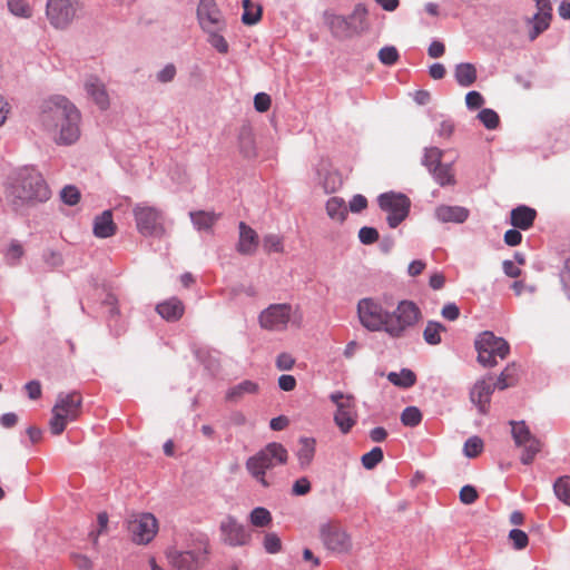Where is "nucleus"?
<instances>
[{"label": "nucleus", "mask_w": 570, "mask_h": 570, "mask_svg": "<svg viewBox=\"0 0 570 570\" xmlns=\"http://www.w3.org/2000/svg\"><path fill=\"white\" fill-rule=\"evenodd\" d=\"M562 287L566 292H570V257L566 259L563 268L560 273Z\"/></svg>", "instance_id": "64"}, {"label": "nucleus", "mask_w": 570, "mask_h": 570, "mask_svg": "<svg viewBox=\"0 0 570 570\" xmlns=\"http://www.w3.org/2000/svg\"><path fill=\"white\" fill-rule=\"evenodd\" d=\"M401 421L406 426H416L422 421V414L415 406H407L401 414Z\"/></svg>", "instance_id": "48"}, {"label": "nucleus", "mask_w": 570, "mask_h": 570, "mask_svg": "<svg viewBox=\"0 0 570 570\" xmlns=\"http://www.w3.org/2000/svg\"><path fill=\"white\" fill-rule=\"evenodd\" d=\"M519 379V370L515 364H509L498 377L497 383H494L495 387L499 390H505L510 386L517 384Z\"/></svg>", "instance_id": "34"}, {"label": "nucleus", "mask_w": 570, "mask_h": 570, "mask_svg": "<svg viewBox=\"0 0 570 570\" xmlns=\"http://www.w3.org/2000/svg\"><path fill=\"white\" fill-rule=\"evenodd\" d=\"M352 213H360L367 207V199L363 195H354L348 203Z\"/></svg>", "instance_id": "61"}, {"label": "nucleus", "mask_w": 570, "mask_h": 570, "mask_svg": "<svg viewBox=\"0 0 570 570\" xmlns=\"http://www.w3.org/2000/svg\"><path fill=\"white\" fill-rule=\"evenodd\" d=\"M116 224L112 220L110 210H105L101 215L97 216L94 223V234L99 238H107L114 236L116 233Z\"/></svg>", "instance_id": "26"}, {"label": "nucleus", "mask_w": 570, "mask_h": 570, "mask_svg": "<svg viewBox=\"0 0 570 570\" xmlns=\"http://www.w3.org/2000/svg\"><path fill=\"white\" fill-rule=\"evenodd\" d=\"M421 317V311L412 301H401L393 313H387L385 332L393 337H400L414 326Z\"/></svg>", "instance_id": "7"}, {"label": "nucleus", "mask_w": 570, "mask_h": 570, "mask_svg": "<svg viewBox=\"0 0 570 570\" xmlns=\"http://www.w3.org/2000/svg\"><path fill=\"white\" fill-rule=\"evenodd\" d=\"M132 215L141 235L161 237L165 234L164 215L159 208L139 203L134 206Z\"/></svg>", "instance_id": "8"}, {"label": "nucleus", "mask_w": 570, "mask_h": 570, "mask_svg": "<svg viewBox=\"0 0 570 570\" xmlns=\"http://www.w3.org/2000/svg\"><path fill=\"white\" fill-rule=\"evenodd\" d=\"M366 7L362 3L356 4L353 12L348 17L350 21L352 22L353 31L355 33L362 32L363 30L366 29Z\"/></svg>", "instance_id": "37"}, {"label": "nucleus", "mask_w": 570, "mask_h": 570, "mask_svg": "<svg viewBox=\"0 0 570 570\" xmlns=\"http://www.w3.org/2000/svg\"><path fill=\"white\" fill-rule=\"evenodd\" d=\"M379 60L385 66H393L397 62L400 55L394 46L383 47L379 51Z\"/></svg>", "instance_id": "49"}, {"label": "nucleus", "mask_w": 570, "mask_h": 570, "mask_svg": "<svg viewBox=\"0 0 570 570\" xmlns=\"http://www.w3.org/2000/svg\"><path fill=\"white\" fill-rule=\"evenodd\" d=\"M258 246L257 233L246 225L244 222L239 223V239L237 243V250L244 255H252L256 252Z\"/></svg>", "instance_id": "20"}, {"label": "nucleus", "mask_w": 570, "mask_h": 570, "mask_svg": "<svg viewBox=\"0 0 570 570\" xmlns=\"http://www.w3.org/2000/svg\"><path fill=\"white\" fill-rule=\"evenodd\" d=\"M331 401L335 404L334 422L344 434L348 433L356 424L357 411L355 399L352 395L335 392L330 395Z\"/></svg>", "instance_id": "12"}, {"label": "nucleus", "mask_w": 570, "mask_h": 570, "mask_svg": "<svg viewBox=\"0 0 570 570\" xmlns=\"http://www.w3.org/2000/svg\"><path fill=\"white\" fill-rule=\"evenodd\" d=\"M387 313L389 311L373 298H362L357 304L360 322L368 331H385Z\"/></svg>", "instance_id": "13"}, {"label": "nucleus", "mask_w": 570, "mask_h": 570, "mask_svg": "<svg viewBox=\"0 0 570 570\" xmlns=\"http://www.w3.org/2000/svg\"><path fill=\"white\" fill-rule=\"evenodd\" d=\"M197 20L204 32L226 29L225 18L215 0H199Z\"/></svg>", "instance_id": "17"}, {"label": "nucleus", "mask_w": 570, "mask_h": 570, "mask_svg": "<svg viewBox=\"0 0 570 570\" xmlns=\"http://www.w3.org/2000/svg\"><path fill=\"white\" fill-rule=\"evenodd\" d=\"M343 185L342 176L338 171H328L322 180L325 193L331 194L338 190Z\"/></svg>", "instance_id": "45"}, {"label": "nucleus", "mask_w": 570, "mask_h": 570, "mask_svg": "<svg viewBox=\"0 0 570 570\" xmlns=\"http://www.w3.org/2000/svg\"><path fill=\"white\" fill-rule=\"evenodd\" d=\"M383 456L382 449L375 446L370 452L363 454L361 461L365 469L371 470L383 460Z\"/></svg>", "instance_id": "47"}, {"label": "nucleus", "mask_w": 570, "mask_h": 570, "mask_svg": "<svg viewBox=\"0 0 570 570\" xmlns=\"http://www.w3.org/2000/svg\"><path fill=\"white\" fill-rule=\"evenodd\" d=\"M225 30H212L205 31L207 33V41L210 43L213 48H215L219 53L226 55L229 50L228 42L222 35Z\"/></svg>", "instance_id": "40"}, {"label": "nucleus", "mask_w": 570, "mask_h": 570, "mask_svg": "<svg viewBox=\"0 0 570 570\" xmlns=\"http://www.w3.org/2000/svg\"><path fill=\"white\" fill-rule=\"evenodd\" d=\"M483 450V441L479 436H471L464 443V454L468 458H476Z\"/></svg>", "instance_id": "51"}, {"label": "nucleus", "mask_w": 570, "mask_h": 570, "mask_svg": "<svg viewBox=\"0 0 570 570\" xmlns=\"http://www.w3.org/2000/svg\"><path fill=\"white\" fill-rule=\"evenodd\" d=\"M272 104L271 97L265 92L256 94L254 97L255 109L259 112H265L269 109Z\"/></svg>", "instance_id": "58"}, {"label": "nucleus", "mask_w": 570, "mask_h": 570, "mask_svg": "<svg viewBox=\"0 0 570 570\" xmlns=\"http://www.w3.org/2000/svg\"><path fill=\"white\" fill-rule=\"evenodd\" d=\"M454 76L460 86L470 87L476 80V69L469 62L459 63L455 67Z\"/></svg>", "instance_id": "32"}, {"label": "nucleus", "mask_w": 570, "mask_h": 570, "mask_svg": "<svg viewBox=\"0 0 570 570\" xmlns=\"http://www.w3.org/2000/svg\"><path fill=\"white\" fill-rule=\"evenodd\" d=\"M445 331V327L439 322L430 321L424 331L423 337L430 345H436L441 343V333Z\"/></svg>", "instance_id": "38"}, {"label": "nucleus", "mask_w": 570, "mask_h": 570, "mask_svg": "<svg viewBox=\"0 0 570 570\" xmlns=\"http://www.w3.org/2000/svg\"><path fill=\"white\" fill-rule=\"evenodd\" d=\"M10 195L16 205H24L46 202L51 191L38 170L26 167L17 173Z\"/></svg>", "instance_id": "2"}, {"label": "nucleus", "mask_w": 570, "mask_h": 570, "mask_svg": "<svg viewBox=\"0 0 570 570\" xmlns=\"http://www.w3.org/2000/svg\"><path fill=\"white\" fill-rule=\"evenodd\" d=\"M474 345L478 352V362L484 367L495 366L497 358L504 360L510 352L508 342L489 331L481 333Z\"/></svg>", "instance_id": "6"}, {"label": "nucleus", "mask_w": 570, "mask_h": 570, "mask_svg": "<svg viewBox=\"0 0 570 570\" xmlns=\"http://www.w3.org/2000/svg\"><path fill=\"white\" fill-rule=\"evenodd\" d=\"M264 249L271 253H284L283 237L276 234H267L263 238Z\"/></svg>", "instance_id": "46"}, {"label": "nucleus", "mask_w": 570, "mask_h": 570, "mask_svg": "<svg viewBox=\"0 0 570 570\" xmlns=\"http://www.w3.org/2000/svg\"><path fill=\"white\" fill-rule=\"evenodd\" d=\"M244 12L242 21L244 24L253 26L256 24L262 18V7L253 3L252 0H243Z\"/></svg>", "instance_id": "35"}, {"label": "nucleus", "mask_w": 570, "mask_h": 570, "mask_svg": "<svg viewBox=\"0 0 570 570\" xmlns=\"http://www.w3.org/2000/svg\"><path fill=\"white\" fill-rule=\"evenodd\" d=\"M295 364V360L288 353H281L276 358V367L279 371H289Z\"/></svg>", "instance_id": "60"}, {"label": "nucleus", "mask_w": 570, "mask_h": 570, "mask_svg": "<svg viewBox=\"0 0 570 570\" xmlns=\"http://www.w3.org/2000/svg\"><path fill=\"white\" fill-rule=\"evenodd\" d=\"M442 156L443 151L438 147L426 148L422 163L431 173L434 167L442 165Z\"/></svg>", "instance_id": "44"}, {"label": "nucleus", "mask_w": 570, "mask_h": 570, "mask_svg": "<svg viewBox=\"0 0 570 570\" xmlns=\"http://www.w3.org/2000/svg\"><path fill=\"white\" fill-rule=\"evenodd\" d=\"M208 543L199 540L193 548L179 551L175 547L166 550L169 564L176 570H199L208 560Z\"/></svg>", "instance_id": "5"}, {"label": "nucleus", "mask_w": 570, "mask_h": 570, "mask_svg": "<svg viewBox=\"0 0 570 570\" xmlns=\"http://www.w3.org/2000/svg\"><path fill=\"white\" fill-rule=\"evenodd\" d=\"M554 494L564 504L570 507V476H560L553 484Z\"/></svg>", "instance_id": "39"}, {"label": "nucleus", "mask_w": 570, "mask_h": 570, "mask_svg": "<svg viewBox=\"0 0 570 570\" xmlns=\"http://www.w3.org/2000/svg\"><path fill=\"white\" fill-rule=\"evenodd\" d=\"M81 9L78 0H47L46 17L52 28L65 30L78 18Z\"/></svg>", "instance_id": "9"}, {"label": "nucleus", "mask_w": 570, "mask_h": 570, "mask_svg": "<svg viewBox=\"0 0 570 570\" xmlns=\"http://www.w3.org/2000/svg\"><path fill=\"white\" fill-rule=\"evenodd\" d=\"M495 389L491 377L478 380L470 391V401L481 414L489 412L491 395Z\"/></svg>", "instance_id": "18"}, {"label": "nucleus", "mask_w": 570, "mask_h": 570, "mask_svg": "<svg viewBox=\"0 0 570 570\" xmlns=\"http://www.w3.org/2000/svg\"><path fill=\"white\" fill-rule=\"evenodd\" d=\"M24 390L30 400H38L41 397L42 389L39 381H30L24 385Z\"/></svg>", "instance_id": "63"}, {"label": "nucleus", "mask_w": 570, "mask_h": 570, "mask_svg": "<svg viewBox=\"0 0 570 570\" xmlns=\"http://www.w3.org/2000/svg\"><path fill=\"white\" fill-rule=\"evenodd\" d=\"M264 549L266 552L272 554L278 553L282 550V541L279 537L274 532L267 533L264 537Z\"/></svg>", "instance_id": "53"}, {"label": "nucleus", "mask_w": 570, "mask_h": 570, "mask_svg": "<svg viewBox=\"0 0 570 570\" xmlns=\"http://www.w3.org/2000/svg\"><path fill=\"white\" fill-rule=\"evenodd\" d=\"M23 253L21 244L12 242L6 253L7 261L11 264H16L22 257Z\"/></svg>", "instance_id": "56"}, {"label": "nucleus", "mask_w": 570, "mask_h": 570, "mask_svg": "<svg viewBox=\"0 0 570 570\" xmlns=\"http://www.w3.org/2000/svg\"><path fill=\"white\" fill-rule=\"evenodd\" d=\"M61 199L63 200L65 204L73 206L79 202L80 193H79L78 188H76L73 186H66L61 190Z\"/></svg>", "instance_id": "54"}, {"label": "nucleus", "mask_w": 570, "mask_h": 570, "mask_svg": "<svg viewBox=\"0 0 570 570\" xmlns=\"http://www.w3.org/2000/svg\"><path fill=\"white\" fill-rule=\"evenodd\" d=\"M259 392V384L257 382L245 380L226 392V401L237 403L247 394H257Z\"/></svg>", "instance_id": "25"}, {"label": "nucleus", "mask_w": 570, "mask_h": 570, "mask_svg": "<svg viewBox=\"0 0 570 570\" xmlns=\"http://www.w3.org/2000/svg\"><path fill=\"white\" fill-rule=\"evenodd\" d=\"M127 529L132 542L148 544L158 532V521L151 513H135L130 515Z\"/></svg>", "instance_id": "11"}, {"label": "nucleus", "mask_w": 570, "mask_h": 570, "mask_svg": "<svg viewBox=\"0 0 570 570\" xmlns=\"http://www.w3.org/2000/svg\"><path fill=\"white\" fill-rule=\"evenodd\" d=\"M326 213L328 217L335 222L343 223L347 216L346 203L341 197H331L326 202Z\"/></svg>", "instance_id": "31"}, {"label": "nucleus", "mask_w": 570, "mask_h": 570, "mask_svg": "<svg viewBox=\"0 0 570 570\" xmlns=\"http://www.w3.org/2000/svg\"><path fill=\"white\" fill-rule=\"evenodd\" d=\"M82 396L78 392L60 393L52 407L49 429L53 435H60L69 422L76 421L81 414Z\"/></svg>", "instance_id": "4"}, {"label": "nucleus", "mask_w": 570, "mask_h": 570, "mask_svg": "<svg viewBox=\"0 0 570 570\" xmlns=\"http://www.w3.org/2000/svg\"><path fill=\"white\" fill-rule=\"evenodd\" d=\"M478 492L472 485H464L460 490V500L464 504H472L478 499Z\"/></svg>", "instance_id": "57"}, {"label": "nucleus", "mask_w": 570, "mask_h": 570, "mask_svg": "<svg viewBox=\"0 0 570 570\" xmlns=\"http://www.w3.org/2000/svg\"><path fill=\"white\" fill-rule=\"evenodd\" d=\"M85 88L87 94L92 98L95 104L101 109L106 110L109 107V96L105 85L96 77H90L86 80Z\"/></svg>", "instance_id": "21"}, {"label": "nucleus", "mask_w": 570, "mask_h": 570, "mask_svg": "<svg viewBox=\"0 0 570 570\" xmlns=\"http://www.w3.org/2000/svg\"><path fill=\"white\" fill-rule=\"evenodd\" d=\"M510 424L512 426V438L517 446L523 448L520 458L521 462L527 465L531 464L535 455L541 451V441L531 433L524 421H511Z\"/></svg>", "instance_id": "14"}, {"label": "nucleus", "mask_w": 570, "mask_h": 570, "mask_svg": "<svg viewBox=\"0 0 570 570\" xmlns=\"http://www.w3.org/2000/svg\"><path fill=\"white\" fill-rule=\"evenodd\" d=\"M249 521L254 527H267L272 522V514L267 509L257 507L250 512Z\"/></svg>", "instance_id": "42"}, {"label": "nucleus", "mask_w": 570, "mask_h": 570, "mask_svg": "<svg viewBox=\"0 0 570 570\" xmlns=\"http://www.w3.org/2000/svg\"><path fill=\"white\" fill-rule=\"evenodd\" d=\"M79 121L80 112L66 97L55 96L43 102L41 122L48 131L59 129V142L69 145L79 138Z\"/></svg>", "instance_id": "1"}, {"label": "nucleus", "mask_w": 570, "mask_h": 570, "mask_svg": "<svg viewBox=\"0 0 570 570\" xmlns=\"http://www.w3.org/2000/svg\"><path fill=\"white\" fill-rule=\"evenodd\" d=\"M287 459V450L281 443L272 442L247 459L246 469L259 484L268 488L274 481L266 472L278 464H285Z\"/></svg>", "instance_id": "3"}, {"label": "nucleus", "mask_w": 570, "mask_h": 570, "mask_svg": "<svg viewBox=\"0 0 570 570\" xmlns=\"http://www.w3.org/2000/svg\"><path fill=\"white\" fill-rule=\"evenodd\" d=\"M326 23L335 37L343 38L355 33L350 19L343 16L328 14L326 17Z\"/></svg>", "instance_id": "27"}, {"label": "nucleus", "mask_w": 570, "mask_h": 570, "mask_svg": "<svg viewBox=\"0 0 570 570\" xmlns=\"http://www.w3.org/2000/svg\"><path fill=\"white\" fill-rule=\"evenodd\" d=\"M220 531L223 540L229 546H244L250 539V534L246 531L244 525L232 517H227L222 521Z\"/></svg>", "instance_id": "19"}, {"label": "nucleus", "mask_w": 570, "mask_h": 570, "mask_svg": "<svg viewBox=\"0 0 570 570\" xmlns=\"http://www.w3.org/2000/svg\"><path fill=\"white\" fill-rule=\"evenodd\" d=\"M311 491V482L307 478L303 476L297 479L292 488L294 495H305Z\"/></svg>", "instance_id": "59"}, {"label": "nucleus", "mask_w": 570, "mask_h": 570, "mask_svg": "<svg viewBox=\"0 0 570 570\" xmlns=\"http://www.w3.org/2000/svg\"><path fill=\"white\" fill-rule=\"evenodd\" d=\"M509 539L512 542V546L517 550H522L527 548L529 543L528 534L519 529H513L509 533Z\"/></svg>", "instance_id": "52"}, {"label": "nucleus", "mask_w": 570, "mask_h": 570, "mask_svg": "<svg viewBox=\"0 0 570 570\" xmlns=\"http://www.w3.org/2000/svg\"><path fill=\"white\" fill-rule=\"evenodd\" d=\"M316 441L313 438L299 439V449L297 451V459L302 468H307L315 455Z\"/></svg>", "instance_id": "30"}, {"label": "nucleus", "mask_w": 570, "mask_h": 570, "mask_svg": "<svg viewBox=\"0 0 570 570\" xmlns=\"http://www.w3.org/2000/svg\"><path fill=\"white\" fill-rule=\"evenodd\" d=\"M157 313L168 322L178 321L185 311V307L178 298H170L156 306Z\"/></svg>", "instance_id": "24"}, {"label": "nucleus", "mask_w": 570, "mask_h": 570, "mask_svg": "<svg viewBox=\"0 0 570 570\" xmlns=\"http://www.w3.org/2000/svg\"><path fill=\"white\" fill-rule=\"evenodd\" d=\"M537 212L524 205H520L511 210V224L515 228L527 230L533 226Z\"/></svg>", "instance_id": "22"}, {"label": "nucleus", "mask_w": 570, "mask_h": 570, "mask_svg": "<svg viewBox=\"0 0 570 570\" xmlns=\"http://www.w3.org/2000/svg\"><path fill=\"white\" fill-rule=\"evenodd\" d=\"M435 181L440 186H448L455 184V177L451 165H440L433 168L431 171Z\"/></svg>", "instance_id": "36"}, {"label": "nucleus", "mask_w": 570, "mask_h": 570, "mask_svg": "<svg viewBox=\"0 0 570 570\" xmlns=\"http://www.w3.org/2000/svg\"><path fill=\"white\" fill-rule=\"evenodd\" d=\"M239 150L246 158L256 156L255 136L249 126H243L238 135Z\"/></svg>", "instance_id": "29"}, {"label": "nucleus", "mask_w": 570, "mask_h": 570, "mask_svg": "<svg viewBox=\"0 0 570 570\" xmlns=\"http://www.w3.org/2000/svg\"><path fill=\"white\" fill-rule=\"evenodd\" d=\"M9 11L21 18H30L32 16V8L27 0H8Z\"/></svg>", "instance_id": "43"}, {"label": "nucleus", "mask_w": 570, "mask_h": 570, "mask_svg": "<svg viewBox=\"0 0 570 570\" xmlns=\"http://www.w3.org/2000/svg\"><path fill=\"white\" fill-rule=\"evenodd\" d=\"M320 538L324 547L334 553H347L352 541L347 532L337 522H326L320 527Z\"/></svg>", "instance_id": "15"}, {"label": "nucleus", "mask_w": 570, "mask_h": 570, "mask_svg": "<svg viewBox=\"0 0 570 570\" xmlns=\"http://www.w3.org/2000/svg\"><path fill=\"white\" fill-rule=\"evenodd\" d=\"M552 14L547 13H535L533 17L532 23V30L529 33L530 40H534L541 32H543L546 29H548L550 24Z\"/></svg>", "instance_id": "41"}, {"label": "nucleus", "mask_w": 570, "mask_h": 570, "mask_svg": "<svg viewBox=\"0 0 570 570\" xmlns=\"http://www.w3.org/2000/svg\"><path fill=\"white\" fill-rule=\"evenodd\" d=\"M435 216L443 223H463L469 216V210L461 206L441 205L435 209Z\"/></svg>", "instance_id": "23"}, {"label": "nucleus", "mask_w": 570, "mask_h": 570, "mask_svg": "<svg viewBox=\"0 0 570 570\" xmlns=\"http://www.w3.org/2000/svg\"><path fill=\"white\" fill-rule=\"evenodd\" d=\"M387 380L399 386V387H403V389H409L411 386H413L416 382V375L414 374L413 371L409 370V368H403L401 372H391L387 374Z\"/></svg>", "instance_id": "33"}, {"label": "nucleus", "mask_w": 570, "mask_h": 570, "mask_svg": "<svg viewBox=\"0 0 570 570\" xmlns=\"http://www.w3.org/2000/svg\"><path fill=\"white\" fill-rule=\"evenodd\" d=\"M190 220L197 230H210L219 219L220 214L196 210L189 213Z\"/></svg>", "instance_id": "28"}, {"label": "nucleus", "mask_w": 570, "mask_h": 570, "mask_svg": "<svg viewBox=\"0 0 570 570\" xmlns=\"http://www.w3.org/2000/svg\"><path fill=\"white\" fill-rule=\"evenodd\" d=\"M465 104L470 109H478L484 104V99L480 92L470 91L465 96Z\"/></svg>", "instance_id": "62"}, {"label": "nucleus", "mask_w": 570, "mask_h": 570, "mask_svg": "<svg viewBox=\"0 0 570 570\" xmlns=\"http://www.w3.org/2000/svg\"><path fill=\"white\" fill-rule=\"evenodd\" d=\"M380 208L387 213V224L396 228L409 215L411 202L403 194L385 193L379 196Z\"/></svg>", "instance_id": "10"}, {"label": "nucleus", "mask_w": 570, "mask_h": 570, "mask_svg": "<svg viewBox=\"0 0 570 570\" xmlns=\"http://www.w3.org/2000/svg\"><path fill=\"white\" fill-rule=\"evenodd\" d=\"M478 118L488 129H495L500 122L499 115L494 110L489 108L482 109L479 112Z\"/></svg>", "instance_id": "50"}, {"label": "nucleus", "mask_w": 570, "mask_h": 570, "mask_svg": "<svg viewBox=\"0 0 570 570\" xmlns=\"http://www.w3.org/2000/svg\"><path fill=\"white\" fill-rule=\"evenodd\" d=\"M292 316L289 304H272L259 314V325L268 331L286 330Z\"/></svg>", "instance_id": "16"}, {"label": "nucleus", "mask_w": 570, "mask_h": 570, "mask_svg": "<svg viewBox=\"0 0 570 570\" xmlns=\"http://www.w3.org/2000/svg\"><path fill=\"white\" fill-rule=\"evenodd\" d=\"M361 243L370 245L379 239V232L373 227L364 226L358 232Z\"/></svg>", "instance_id": "55"}]
</instances>
